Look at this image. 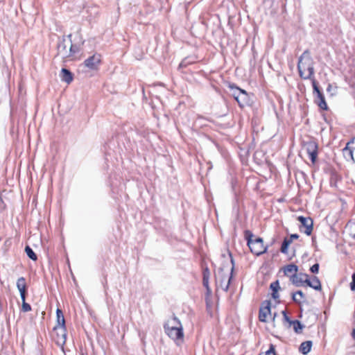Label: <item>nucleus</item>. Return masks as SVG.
I'll return each instance as SVG.
<instances>
[{
  "instance_id": "11",
  "label": "nucleus",
  "mask_w": 355,
  "mask_h": 355,
  "mask_svg": "<svg viewBox=\"0 0 355 355\" xmlns=\"http://www.w3.org/2000/svg\"><path fill=\"white\" fill-rule=\"evenodd\" d=\"M101 61V55L100 54H94L89 57L84 62L85 67L90 69H97Z\"/></svg>"
},
{
  "instance_id": "1",
  "label": "nucleus",
  "mask_w": 355,
  "mask_h": 355,
  "mask_svg": "<svg viewBox=\"0 0 355 355\" xmlns=\"http://www.w3.org/2000/svg\"><path fill=\"white\" fill-rule=\"evenodd\" d=\"M297 69L302 78L311 79V80L315 79L313 77L314 74L313 62L309 51H305L300 57Z\"/></svg>"
},
{
  "instance_id": "17",
  "label": "nucleus",
  "mask_w": 355,
  "mask_h": 355,
  "mask_svg": "<svg viewBox=\"0 0 355 355\" xmlns=\"http://www.w3.org/2000/svg\"><path fill=\"white\" fill-rule=\"evenodd\" d=\"M298 267L293 263L288 264L284 268V274L291 277V275H297Z\"/></svg>"
},
{
  "instance_id": "40",
  "label": "nucleus",
  "mask_w": 355,
  "mask_h": 355,
  "mask_svg": "<svg viewBox=\"0 0 355 355\" xmlns=\"http://www.w3.org/2000/svg\"><path fill=\"white\" fill-rule=\"evenodd\" d=\"M352 336L353 338L355 340V329H353Z\"/></svg>"
},
{
  "instance_id": "37",
  "label": "nucleus",
  "mask_w": 355,
  "mask_h": 355,
  "mask_svg": "<svg viewBox=\"0 0 355 355\" xmlns=\"http://www.w3.org/2000/svg\"><path fill=\"white\" fill-rule=\"evenodd\" d=\"M189 63H190V62L187 61V59H184V60H183L180 62V64H179V67H180V68L185 67H187V65L188 64H189Z\"/></svg>"
},
{
  "instance_id": "24",
  "label": "nucleus",
  "mask_w": 355,
  "mask_h": 355,
  "mask_svg": "<svg viewBox=\"0 0 355 355\" xmlns=\"http://www.w3.org/2000/svg\"><path fill=\"white\" fill-rule=\"evenodd\" d=\"M25 252L27 256L32 260L36 261L37 259V255L33 252V249L29 246L26 245L25 248Z\"/></svg>"
},
{
  "instance_id": "16",
  "label": "nucleus",
  "mask_w": 355,
  "mask_h": 355,
  "mask_svg": "<svg viewBox=\"0 0 355 355\" xmlns=\"http://www.w3.org/2000/svg\"><path fill=\"white\" fill-rule=\"evenodd\" d=\"M60 78L62 81L69 84L73 80V74L69 70L63 68L60 72Z\"/></svg>"
},
{
  "instance_id": "26",
  "label": "nucleus",
  "mask_w": 355,
  "mask_h": 355,
  "mask_svg": "<svg viewBox=\"0 0 355 355\" xmlns=\"http://www.w3.org/2000/svg\"><path fill=\"white\" fill-rule=\"evenodd\" d=\"M291 243H292V239H288V238H285L282 244L281 252L284 254H286L287 250H288V247Z\"/></svg>"
},
{
  "instance_id": "4",
  "label": "nucleus",
  "mask_w": 355,
  "mask_h": 355,
  "mask_svg": "<svg viewBox=\"0 0 355 355\" xmlns=\"http://www.w3.org/2000/svg\"><path fill=\"white\" fill-rule=\"evenodd\" d=\"M69 37L63 36L59 40L57 45V55L60 56L62 59L71 57V47L68 44Z\"/></svg>"
},
{
  "instance_id": "27",
  "label": "nucleus",
  "mask_w": 355,
  "mask_h": 355,
  "mask_svg": "<svg viewBox=\"0 0 355 355\" xmlns=\"http://www.w3.org/2000/svg\"><path fill=\"white\" fill-rule=\"evenodd\" d=\"M53 331L56 332V337L55 338L56 345H58V346H60L62 347V349H63L64 345H65L66 340H67V331H65V340H64V342L63 343V344H59L58 343L59 338H60V330H53Z\"/></svg>"
},
{
  "instance_id": "30",
  "label": "nucleus",
  "mask_w": 355,
  "mask_h": 355,
  "mask_svg": "<svg viewBox=\"0 0 355 355\" xmlns=\"http://www.w3.org/2000/svg\"><path fill=\"white\" fill-rule=\"evenodd\" d=\"M21 309L24 312H28V311H30L31 310V305L29 304L26 302V300L25 301H22Z\"/></svg>"
},
{
  "instance_id": "3",
  "label": "nucleus",
  "mask_w": 355,
  "mask_h": 355,
  "mask_svg": "<svg viewBox=\"0 0 355 355\" xmlns=\"http://www.w3.org/2000/svg\"><path fill=\"white\" fill-rule=\"evenodd\" d=\"M245 236L247 240L248 245L252 253L257 256H259L266 252L268 247L264 246L263 241L260 237H254L253 234L250 230L245 232Z\"/></svg>"
},
{
  "instance_id": "32",
  "label": "nucleus",
  "mask_w": 355,
  "mask_h": 355,
  "mask_svg": "<svg viewBox=\"0 0 355 355\" xmlns=\"http://www.w3.org/2000/svg\"><path fill=\"white\" fill-rule=\"evenodd\" d=\"M264 355H276L275 349L273 345H270L269 349Z\"/></svg>"
},
{
  "instance_id": "10",
  "label": "nucleus",
  "mask_w": 355,
  "mask_h": 355,
  "mask_svg": "<svg viewBox=\"0 0 355 355\" xmlns=\"http://www.w3.org/2000/svg\"><path fill=\"white\" fill-rule=\"evenodd\" d=\"M269 315H271L270 302L265 301L259 309V319L261 322H266Z\"/></svg>"
},
{
  "instance_id": "39",
  "label": "nucleus",
  "mask_w": 355,
  "mask_h": 355,
  "mask_svg": "<svg viewBox=\"0 0 355 355\" xmlns=\"http://www.w3.org/2000/svg\"><path fill=\"white\" fill-rule=\"evenodd\" d=\"M276 315H277V313H274V315H273V316H272V325H273V327H275V317H276Z\"/></svg>"
},
{
  "instance_id": "15",
  "label": "nucleus",
  "mask_w": 355,
  "mask_h": 355,
  "mask_svg": "<svg viewBox=\"0 0 355 355\" xmlns=\"http://www.w3.org/2000/svg\"><path fill=\"white\" fill-rule=\"evenodd\" d=\"M306 286L316 291H320L322 288L320 281L316 276H313L311 279L309 278Z\"/></svg>"
},
{
  "instance_id": "14",
  "label": "nucleus",
  "mask_w": 355,
  "mask_h": 355,
  "mask_svg": "<svg viewBox=\"0 0 355 355\" xmlns=\"http://www.w3.org/2000/svg\"><path fill=\"white\" fill-rule=\"evenodd\" d=\"M182 327L180 321L178 318L173 315L171 319H169L164 325V329L172 328H177Z\"/></svg>"
},
{
  "instance_id": "25",
  "label": "nucleus",
  "mask_w": 355,
  "mask_h": 355,
  "mask_svg": "<svg viewBox=\"0 0 355 355\" xmlns=\"http://www.w3.org/2000/svg\"><path fill=\"white\" fill-rule=\"evenodd\" d=\"M69 37L68 44H69V47H71V57L74 55V54L79 51V47L76 44H73L71 41V34L67 35Z\"/></svg>"
},
{
  "instance_id": "5",
  "label": "nucleus",
  "mask_w": 355,
  "mask_h": 355,
  "mask_svg": "<svg viewBox=\"0 0 355 355\" xmlns=\"http://www.w3.org/2000/svg\"><path fill=\"white\" fill-rule=\"evenodd\" d=\"M57 315V324L54 327L53 330H60V338L58 343L59 344H63L65 340V331H66V325H65V319L63 315L62 311L58 309L56 311Z\"/></svg>"
},
{
  "instance_id": "36",
  "label": "nucleus",
  "mask_w": 355,
  "mask_h": 355,
  "mask_svg": "<svg viewBox=\"0 0 355 355\" xmlns=\"http://www.w3.org/2000/svg\"><path fill=\"white\" fill-rule=\"evenodd\" d=\"M241 92H243V89L236 87V90L233 93V96L235 100H236V96H239Z\"/></svg>"
},
{
  "instance_id": "18",
  "label": "nucleus",
  "mask_w": 355,
  "mask_h": 355,
  "mask_svg": "<svg viewBox=\"0 0 355 355\" xmlns=\"http://www.w3.org/2000/svg\"><path fill=\"white\" fill-rule=\"evenodd\" d=\"M312 347V342L310 340L304 341L302 343V344L300 346V352L302 354H307L311 349Z\"/></svg>"
},
{
  "instance_id": "6",
  "label": "nucleus",
  "mask_w": 355,
  "mask_h": 355,
  "mask_svg": "<svg viewBox=\"0 0 355 355\" xmlns=\"http://www.w3.org/2000/svg\"><path fill=\"white\" fill-rule=\"evenodd\" d=\"M312 85L313 89V94H315L316 95L315 103L318 104L320 108L323 110H327L328 107L325 101L324 94L320 90L318 83L315 79L312 80Z\"/></svg>"
},
{
  "instance_id": "35",
  "label": "nucleus",
  "mask_w": 355,
  "mask_h": 355,
  "mask_svg": "<svg viewBox=\"0 0 355 355\" xmlns=\"http://www.w3.org/2000/svg\"><path fill=\"white\" fill-rule=\"evenodd\" d=\"M352 281L350 283V288L352 291H355V272L352 276Z\"/></svg>"
},
{
  "instance_id": "8",
  "label": "nucleus",
  "mask_w": 355,
  "mask_h": 355,
  "mask_svg": "<svg viewBox=\"0 0 355 355\" xmlns=\"http://www.w3.org/2000/svg\"><path fill=\"white\" fill-rule=\"evenodd\" d=\"M166 334L174 340L177 344H180L183 341L184 333L182 327L177 328H171L164 329Z\"/></svg>"
},
{
  "instance_id": "29",
  "label": "nucleus",
  "mask_w": 355,
  "mask_h": 355,
  "mask_svg": "<svg viewBox=\"0 0 355 355\" xmlns=\"http://www.w3.org/2000/svg\"><path fill=\"white\" fill-rule=\"evenodd\" d=\"M282 313L283 315V319H284V321L288 323V327H291V323L293 320H291L290 319V318L286 314V311L284 310V311H282Z\"/></svg>"
},
{
  "instance_id": "33",
  "label": "nucleus",
  "mask_w": 355,
  "mask_h": 355,
  "mask_svg": "<svg viewBox=\"0 0 355 355\" xmlns=\"http://www.w3.org/2000/svg\"><path fill=\"white\" fill-rule=\"evenodd\" d=\"M319 267L318 263H315L311 267L310 270L312 273H318L319 271Z\"/></svg>"
},
{
  "instance_id": "9",
  "label": "nucleus",
  "mask_w": 355,
  "mask_h": 355,
  "mask_svg": "<svg viewBox=\"0 0 355 355\" xmlns=\"http://www.w3.org/2000/svg\"><path fill=\"white\" fill-rule=\"evenodd\" d=\"M304 148L309 155L313 163H315L318 156V144L314 141H309L305 143Z\"/></svg>"
},
{
  "instance_id": "31",
  "label": "nucleus",
  "mask_w": 355,
  "mask_h": 355,
  "mask_svg": "<svg viewBox=\"0 0 355 355\" xmlns=\"http://www.w3.org/2000/svg\"><path fill=\"white\" fill-rule=\"evenodd\" d=\"M20 293V296L22 301H25L26 300V291H27V287L24 288L18 289Z\"/></svg>"
},
{
  "instance_id": "19",
  "label": "nucleus",
  "mask_w": 355,
  "mask_h": 355,
  "mask_svg": "<svg viewBox=\"0 0 355 355\" xmlns=\"http://www.w3.org/2000/svg\"><path fill=\"white\" fill-rule=\"evenodd\" d=\"M270 289L272 291V297L273 299L276 300L279 298L278 291L280 288L279 284L278 281H275L271 283L270 286Z\"/></svg>"
},
{
  "instance_id": "13",
  "label": "nucleus",
  "mask_w": 355,
  "mask_h": 355,
  "mask_svg": "<svg viewBox=\"0 0 355 355\" xmlns=\"http://www.w3.org/2000/svg\"><path fill=\"white\" fill-rule=\"evenodd\" d=\"M354 143V139L347 143L346 146L343 149V153L345 158L347 160H352L355 162V159L353 156V148L349 146L351 144Z\"/></svg>"
},
{
  "instance_id": "20",
  "label": "nucleus",
  "mask_w": 355,
  "mask_h": 355,
  "mask_svg": "<svg viewBox=\"0 0 355 355\" xmlns=\"http://www.w3.org/2000/svg\"><path fill=\"white\" fill-rule=\"evenodd\" d=\"M202 283L203 286L209 290V279L210 276V271L208 268H205L202 272Z\"/></svg>"
},
{
  "instance_id": "22",
  "label": "nucleus",
  "mask_w": 355,
  "mask_h": 355,
  "mask_svg": "<svg viewBox=\"0 0 355 355\" xmlns=\"http://www.w3.org/2000/svg\"><path fill=\"white\" fill-rule=\"evenodd\" d=\"M304 298V294L302 291H297L292 293V300L297 304H300L301 300Z\"/></svg>"
},
{
  "instance_id": "7",
  "label": "nucleus",
  "mask_w": 355,
  "mask_h": 355,
  "mask_svg": "<svg viewBox=\"0 0 355 355\" xmlns=\"http://www.w3.org/2000/svg\"><path fill=\"white\" fill-rule=\"evenodd\" d=\"M297 220L301 224L300 226V231L308 236L311 235L313 231V220L310 217L300 216L297 217Z\"/></svg>"
},
{
  "instance_id": "28",
  "label": "nucleus",
  "mask_w": 355,
  "mask_h": 355,
  "mask_svg": "<svg viewBox=\"0 0 355 355\" xmlns=\"http://www.w3.org/2000/svg\"><path fill=\"white\" fill-rule=\"evenodd\" d=\"M17 287L18 289L26 288V279L24 277H20L17 279Z\"/></svg>"
},
{
  "instance_id": "41",
  "label": "nucleus",
  "mask_w": 355,
  "mask_h": 355,
  "mask_svg": "<svg viewBox=\"0 0 355 355\" xmlns=\"http://www.w3.org/2000/svg\"><path fill=\"white\" fill-rule=\"evenodd\" d=\"M354 237L355 238V233H354Z\"/></svg>"
},
{
  "instance_id": "34",
  "label": "nucleus",
  "mask_w": 355,
  "mask_h": 355,
  "mask_svg": "<svg viewBox=\"0 0 355 355\" xmlns=\"http://www.w3.org/2000/svg\"><path fill=\"white\" fill-rule=\"evenodd\" d=\"M327 92L331 93V95H334L336 92V87H333L331 85H329L327 88Z\"/></svg>"
},
{
  "instance_id": "21",
  "label": "nucleus",
  "mask_w": 355,
  "mask_h": 355,
  "mask_svg": "<svg viewBox=\"0 0 355 355\" xmlns=\"http://www.w3.org/2000/svg\"><path fill=\"white\" fill-rule=\"evenodd\" d=\"M248 98V94L245 91L243 90L239 96H236V101L239 103L241 107H243L244 104L246 103Z\"/></svg>"
},
{
  "instance_id": "2",
  "label": "nucleus",
  "mask_w": 355,
  "mask_h": 355,
  "mask_svg": "<svg viewBox=\"0 0 355 355\" xmlns=\"http://www.w3.org/2000/svg\"><path fill=\"white\" fill-rule=\"evenodd\" d=\"M227 254L232 263L230 275H229L227 272H225L224 267L219 268L215 275L217 286L220 287L224 291H227L228 290L232 277V272L234 268V261L232 254L229 251H227Z\"/></svg>"
},
{
  "instance_id": "12",
  "label": "nucleus",
  "mask_w": 355,
  "mask_h": 355,
  "mask_svg": "<svg viewBox=\"0 0 355 355\" xmlns=\"http://www.w3.org/2000/svg\"><path fill=\"white\" fill-rule=\"evenodd\" d=\"M308 279L309 275L302 272L299 274L297 273V275H291V281L295 286L297 287L303 286L304 284H306Z\"/></svg>"
},
{
  "instance_id": "38",
  "label": "nucleus",
  "mask_w": 355,
  "mask_h": 355,
  "mask_svg": "<svg viewBox=\"0 0 355 355\" xmlns=\"http://www.w3.org/2000/svg\"><path fill=\"white\" fill-rule=\"evenodd\" d=\"M298 237H299V235H298V234H291V236H290V238H288V239H292V241H293V239H298Z\"/></svg>"
},
{
  "instance_id": "23",
  "label": "nucleus",
  "mask_w": 355,
  "mask_h": 355,
  "mask_svg": "<svg viewBox=\"0 0 355 355\" xmlns=\"http://www.w3.org/2000/svg\"><path fill=\"white\" fill-rule=\"evenodd\" d=\"M293 325V329L295 333L300 334L302 332V329L304 328V325L299 320H293L291 323V326Z\"/></svg>"
}]
</instances>
